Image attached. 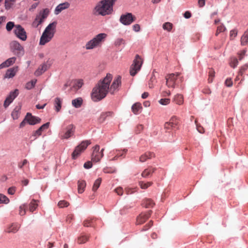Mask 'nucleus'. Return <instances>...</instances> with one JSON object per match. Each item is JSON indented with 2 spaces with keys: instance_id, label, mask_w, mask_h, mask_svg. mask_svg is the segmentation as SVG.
I'll return each mask as SVG.
<instances>
[{
  "instance_id": "obj_1",
  "label": "nucleus",
  "mask_w": 248,
  "mask_h": 248,
  "mask_svg": "<svg viewBox=\"0 0 248 248\" xmlns=\"http://www.w3.org/2000/svg\"><path fill=\"white\" fill-rule=\"evenodd\" d=\"M112 79L110 74H107L106 77L100 80L94 87L91 93L92 99L93 101H98L105 98L109 92V84Z\"/></svg>"
},
{
  "instance_id": "obj_2",
  "label": "nucleus",
  "mask_w": 248,
  "mask_h": 248,
  "mask_svg": "<svg viewBox=\"0 0 248 248\" xmlns=\"http://www.w3.org/2000/svg\"><path fill=\"white\" fill-rule=\"evenodd\" d=\"M57 24V21H53L45 28L40 39V45L44 46L52 40L56 32Z\"/></svg>"
},
{
  "instance_id": "obj_3",
  "label": "nucleus",
  "mask_w": 248,
  "mask_h": 248,
  "mask_svg": "<svg viewBox=\"0 0 248 248\" xmlns=\"http://www.w3.org/2000/svg\"><path fill=\"white\" fill-rule=\"evenodd\" d=\"M116 0H103L95 6L94 13L96 15L105 16L110 14L112 6Z\"/></svg>"
},
{
  "instance_id": "obj_4",
  "label": "nucleus",
  "mask_w": 248,
  "mask_h": 248,
  "mask_svg": "<svg viewBox=\"0 0 248 248\" xmlns=\"http://www.w3.org/2000/svg\"><path fill=\"white\" fill-rule=\"evenodd\" d=\"M107 36V35L104 33H101L97 34L86 44V49L89 50L100 46L103 42H104Z\"/></svg>"
},
{
  "instance_id": "obj_5",
  "label": "nucleus",
  "mask_w": 248,
  "mask_h": 248,
  "mask_svg": "<svg viewBox=\"0 0 248 248\" xmlns=\"http://www.w3.org/2000/svg\"><path fill=\"white\" fill-rule=\"evenodd\" d=\"M107 36V35L104 33H101L97 34L86 44V49L89 50L100 46L103 42H104Z\"/></svg>"
},
{
  "instance_id": "obj_6",
  "label": "nucleus",
  "mask_w": 248,
  "mask_h": 248,
  "mask_svg": "<svg viewBox=\"0 0 248 248\" xmlns=\"http://www.w3.org/2000/svg\"><path fill=\"white\" fill-rule=\"evenodd\" d=\"M91 143L90 140H83L77 146L72 154V159H77Z\"/></svg>"
},
{
  "instance_id": "obj_7",
  "label": "nucleus",
  "mask_w": 248,
  "mask_h": 248,
  "mask_svg": "<svg viewBox=\"0 0 248 248\" xmlns=\"http://www.w3.org/2000/svg\"><path fill=\"white\" fill-rule=\"evenodd\" d=\"M75 131V126L70 124L63 129L59 133V136L62 140H67L74 135Z\"/></svg>"
},
{
  "instance_id": "obj_8",
  "label": "nucleus",
  "mask_w": 248,
  "mask_h": 248,
  "mask_svg": "<svg viewBox=\"0 0 248 248\" xmlns=\"http://www.w3.org/2000/svg\"><path fill=\"white\" fill-rule=\"evenodd\" d=\"M142 63V58L139 55H136L130 70V73L132 76H134L140 69Z\"/></svg>"
},
{
  "instance_id": "obj_9",
  "label": "nucleus",
  "mask_w": 248,
  "mask_h": 248,
  "mask_svg": "<svg viewBox=\"0 0 248 248\" xmlns=\"http://www.w3.org/2000/svg\"><path fill=\"white\" fill-rule=\"evenodd\" d=\"M49 13V10L46 8L41 11L32 22V26L37 28L40 24L44 22V20L47 17Z\"/></svg>"
},
{
  "instance_id": "obj_10",
  "label": "nucleus",
  "mask_w": 248,
  "mask_h": 248,
  "mask_svg": "<svg viewBox=\"0 0 248 248\" xmlns=\"http://www.w3.org/2000/svg\"><path fill=\"white\" fill-rule=\"evenodd\" d=\"M11 50L17 56H21L24 54V48L17 41H13L10 43Z\"/></svg>"
},
{
  "instance_id": "obj_11",
  "label": "nucleus",
  "mask_w": 248,
  "mask_h": 248,
  "mask_svg": "<svg viewBox=\"0 0 248 248\" xmlns=\"http://www.w3.org/2000/svg\"><path fill=\"white\" fill-rule=\"evenodd\" d=\"M100 150V147L99 145H96L93 148V152L92 155V161L94 162H97L100 161L103 157L104 154L103 152L104 149H102L101 151Z\"/></svg>"
},
{
  "instance_id": "obj_12",
  "label": "nucleus",
  "mask_w": 248,
  "mask_h": 248,
  "mask_svg": "<svg viewBox=\"0 0 248 248\" xmlns=\"http://www.w3.org/2000/svg\"><path fill=\"white\" fill-rule=\"evenodd\" d=\"M136 20V17L132 13H127L122 15L120 18V22L124 25H129Z\"/></svg>"
},
{
  "instance_id": "obj_13",
  "label": "nucleus",
  "mask_w": 248,
  "mask_h": 248,
  "mask_svg": "<svg viewBox=\"0 0 248 248\" xmlns=\"http://www.w3.org/2000/svg\"><path fill=\"white\" fill-rule=\"evenodd\" d=\"M179 76L180 73H176V74L172 73L167 75L165 77L166 85L169 88H174L175 85V81Z\"/></svg>"
},
{
  "instance_id": "obj_14",
  "label": "nucleus",
  "mask_w": 248,
  "mask_h": 248,
  "mask_svg": "<svg viewBox=\"0 0 248 248\" xmlns=\"http://www.w3.org/2000/svg\"><path fill=\"white\" fill-rule=\"evenodd\" d=\"M15 35L22 41H26L27 38V33L25 29L20 25H16L14 30Z\"/></svg>"
},
{
  "instance_id": "obj_15",
  "label": "nucleus",
  "mask_w": 248,
  "mask_h": 248,
  "mask_svg": "<svg viewBox=\"0 0 248 248\" xmlns=\"http://www.w3.org/2000/svg\"><path fill=\"white\" fill-rule=\"evenodd\" d=\"M179 120L176 116H172L168 122L164 124V128L166 130L177 129Z\"/></svg>"
},
{
  "instance_id": "obj_16",
  "label": "nucleus",
  "mask_w": 248,
  "mask_h": 248,
  "mask_svg": "<svg viewBox=\"0 0 248 248\" xmlns=\"http://www.w3.org/2000/svg\"><path fill=\"white\" fill-rule=\"evenodd\" d=\"M121 85V77H117L113 80L111 86H109V93L111 94H114L119 90V87Z\"/></svg>"
},
{
  "instance_id": "obj_17",
  "label": "nucleus",
  "mask_w": 248,
  "mask_h": 248,
  "mask_svg": "<svg viewBox=\"0 0 248 248\" xmlns=\"http://www.w3.org/2000/svg\"><path fill=\"white\" fill-rule=\"evenodd\" d=\"M152 213V210H149L145 213H141L137 217L136 224V225H141L144 222L150 217Z\"/></svg>"
},
{
  "instance_id": "obj_18",
  "label": "nucleus",
  "mask_w": 248,
  "mask_h": 248,
  "mask_svg": "<svg viewBox=\"0 0 248 248\" xmlns=\"http://www.w3.org/2000/svg\"><path fill=\"white\" fill-rule=\"evenodd\" d=\"M18 94V90L16 89L15 91L10 92L9 95L7 97L4 101L3 106L6 108L13 102L14 99Z\"/></svg>"
},
{
  "instance_id": "obj_19",
  "label": "nucleus",
  "mask_w": 248,
  "mask_h": 248,
  "mask_svg": "<svg viewBox=\"0 0 248 248\" xmlns=\"http://www.w3.org/2000/svg\"><path fill=\"white\" fill-rule=\"evenodd\" d=\"M25 120L31 125H35L41 122V119L38 117L32 116L31 113H28L25 117Z\"/></svg>"
},
{
  "instance_id": "obj_20",
  "label": "nucleus",
  "mask_w": 248,
  "mask_h": 248,
  "mask_svg": "<svg viewBox=\"0 0 248 248\" xmlns=\"http://www.w3.org/2000/svg\"><path fill=\"white\" fill-rule=\"evenodd\" d=\"M50 67L47 62H45L40 65L37 69L35 71L34 75L36 76H39L46 71Z\"/></svg>"
},
{
  "instance_id": "obj_21",
  "label": "nucleus",
  "mask_w": 248,
  "mask_h": 248,
  "mask_svg": "<svg viewBox=\"0 0 248 248\" xmlns=\"http://www.w3.org/2000/svg\"><path fill=\"white\" fill-rule=\"evenodd\" d=\"M156 170V168L155 167L149 166L142 172L141 175L143 178H147L151 176Z\"/></svg>"
},
{
  "instance_id": "obj_22",
  "label": "nucleus",
  "mask_w": 248,
  "mask_h": 248,
  "mask_svg": "<svg viewBox=\"0 0 248 248\" xmlns=\"http://www.w3.org/2000/svg\"><path fill=\"white\" fill-rule=\"evenodd\" d=\"M18 71V67H14L7 70L4 76V78H13L16 75Z\"/></svg>"
},
{
  "instance_id": "obj_23",
  "label": "nucleus",
  "mask_w": 248,
  "mask_h": 248,
  "mask_svg": "<svg viewBox=\"0 0 248 248\" xmlns=\"http://www.w3.org/2000/svg\"><path fill=\"white\" fill-rule=\"evenodd\" d=\"M49 126V123L47 122L44 124H43L41 127H40L37 130L33 132L32 134V136L34 137V139H36V137H38L41 135L42 132L45 130L47 129Z\"/></svg>"
},
{
  "instance_id": "obj_24",
  "label": "nucleus",
  "mask_w": 248,
  "mask_h": 248,
  "mask_svg": "<svg viewBox=\"0 0 248 248\" xmlns=\"http://www.w3.org/2000/svg\"><path fill=\"white\" fill-rule=\"evenodd\" d=\"M16 60V58L15 57L8 59L5 62L0 64V69L8 67L13 64Z\"/></svg>"
},
{
  "instance_id": "obj_25",
  "label": "nucleus",
  "mask_w": 248,
  "mask_h": 248,
  "mask_svg": "<svg viewBox=\"0 0 248 248\" xmlns=\"http://www.w3.org/2000/svg\"><path fill=\"white\" fill-rule=\"evenodd\" d=\"M155 157V155L153 152H146L143 155H141L140 157V161L141 162H144L148 159H151Z\"/></svg>"
},
{
  "instance_id": "obj_26",
  "label": "nucleus",
  "mask_w": 248,
  "mask_h": 248,
  "mask_svg": "<svg viewBox=\"0 0 248 248\" xmlns=\"http://www.w3.org/2000/svg\"><path fill=\"white\" fill-rule=\"evenodd\" d=\"M70 6V4L67 2H64L62 3H61L59 4L56 8L55 10V14L56 15H58L60 13H61L62 10H65L69 8Z\"/></svg>"
},
{
  "instance_id": "obj_27",
  "label": "nucleus",
  "mask_w": 248,
  "mask_h": 248,
  "mask_svg": "<svg viewBox=\"0 0 248 248\" xmlns=\"http://www.w3.org/2000/svg\"><path fill=\"white\" fill-rule=\"evenodd\" d=\"M21 106L19 105L16 106L11 113V116L14 120H17L20 114Z\"/></svg>"
},
{
  "instance_id": "obj_28",
  "label": "nucleus",
  "mask_w": 248,
  "mask_h": 248,
  "mask_svg": "<svg viewBox=\"0 0 248 248\" xmlns=\"http://www.w3.org/2000/svg\"><path fill=\"white\" fill-rule=\"evenodd\" d=\"M173 102L179 105H182L184 103L183 95L181 94H176L173 97Z\"/></svg>"
},
{
  "instance_id": "obj_29",
  "label": "nucleus",
  "mask_w": 248,
  "mask_h": 248,
  "mask_svg": "<svg viewBox=\"0 0 248 248\" xmlns=\"http://www.w3.org/2000/svg\"><path fill=\"white\" fill-rule=\"evenodd\" d=\"M62 99L60 98L56 97L54 99V108L57 112H59L62 108Z\"/></svg>"
},
{
  "instance_id": "obj_30",
  "label": "nucleus",
  "mask_w": 248,
  "mask_h": 248,
  "mask_svg": "<svg viewBox=\"0 0 248 248\" xmlns=\"http://www.w3.org/2000/svg\"><path fill=\"white\" fill-rule=\"evenodd\" d=\"M154 205L155 202L150 199H146L142 202V205L145 208H152Z\"/></svg>"
},
{
  "instance_id": "obj_31",
  "label": "nucleus",
  "mask_w": 248,
  "mask_h": 248,
  "mask_svg": "<svg viewBox=\"0 0 248 248\" xmlns=\"http://www.w3.org/2000/svg\"><path fill=\"white\" fill-rule=\"evenodd\" d=\"M142 109L140 103H136L132 106V110L135 114H138Z\"/></svg>"
},
{
  "instance_id": "obj_32",
  "label": "nucleus",
  "mask_w": 248,
  "mask_h": 248,
  "mask_svg": "<svg viewBox=\"0 0 248 248\" xmlns=\"http://www.w3.org/2000/svg\"><path fill=\"white\" fill-rule=\"evenodd\" d=\"M89 238V235L81 234L78 238L77 240L78 243L79 244H84L88 241Z\"/></svg>"
},
{
  "instance_id": "obj_33",
  "label": "nucleus",
  "mask_w": 248,
  "mask_h": 248,
  "mask_svg": "<svg viewBox=\"0 0 248 248\" xmlns=\"http://www.w3.org/2000/svg\"><path fill=\"white\" fill-rule=\"evenodd\" d=\"M83 103V100L81 97H78L72 101V105L76 108H80Z\"/></svg>"
},
{
  "instance_id": "obj_34",
  "label": "nucleus",
  "mask_w": 248,
  "mask_h": 248,
  "mask_svg": "<svg viewBox=\"0 0 248 248\" xmlns=\"http://www.w3.org/2000/svg\"><path fill=\"white\" fill-rule=\"evenodd\" d=\"M153 183L152 182H144V181H140L139 182V185L140 187L142 189H146L149 187L152 186Z\"/></svg>"
},
{
  "instance_id": "obj_35",
  "label": "nucleus",
  "mask_w": 248,
  "mask_h": 248,
  "mask_svg": "<svg viewBox=\"0 0 248 248\" xmlns=\"http://www.w3.org/2000/svg\"><path fill=\"white\" fill-rule=\"evenodd\" d=\"M96 219L94 218H88L85 219L83 222V225L85 227H93Z\"/></svg>"
},
{
  "instance_id": "obj_36",
  "label": "nucleus",
  "mask_w": 248,
  "mask_h": 248,
  "mask_svg": "<svg viewBox=\"0 0 248 248\" xmlns=\"http://www.w3.org/2000/svg\"><path fill=\"white\" fill-rule=\"evenodd\" d=\"M241 44L242 46L248 45V30L245 31L241 39Z\"/></svg>"
},
{
  "instance_id": "obj_37",
  "label": "nucleus",
  "mask_w": 248,
  "mask_h": 248,
  "mask_svg": "<svg viewBox=\"0 0 248 248\" xmlns=\"http://www.w3.org/2000/svg\"><path fill=\"white\" fill-rule=\"evenodd\" d=\"M38 201L33 199L29 205V210L30 212H33L38 207Z\"/></svg>"
},
{
  "instance_id": "obj_38",
  "label": "nucleus",
  "mask_w": 248,
  "mask_h": 248,
  "mask_svg": "<svg viewBox=\"0 0 248 248\" xmlns=\"http://www.w3.org/2000/svg\"><path fill=\"white\" fill-rule=\"evenodd\" d=\"M86 186V183L85 181L81 180L78 182V192L79 193H82Z\"/></svg>"
},
{
  "instance_id": "obj_39",
  "label": "nucleus",
  "mask_w": 248,
  "mask_h": 248,
  "mask_svg": "<svg viewBox=\"0 0 248 248\" xmlns=\"http://www.w3.org/2000/svg\"><path fill=\"white\" fill-rule=\"evenodd\" d=\"M113 114L114 113L112 111L103 112L100 116V120L104 121L107 117H111Z\"/></svg>"
},
{
  "instance_id": "obj_40",
  "label": "nucleus",
  "mask_w": 248,
  "mask_h": 248,
  "mask_svg": "<svg viewBox=\"0 0 248 248\" xmlns=\"http://www.w3.org/2000/svg\"><path fill=\"white\" fill-rule=\"evenodd\" d=\"M101 182H102V179L101 178H98L95 181L94 184L93 185V188H92L93 191L95 192L97 190V189L99 188V187L100 186Z\"/></svg>"
},
{
  "instance_id": "obj_41",
  "label": "nucleus",
  "mask_w": 248,
  "mask_h": 248,
  "mask_svg": "<svg viewBox=\"0 0 248 248\" xmlns=\"http://www.w3.org/2000/svg\"><path fill=\"white\" fill-rule=\"evenodd\" d=\"M37 79H33L27 82L25 85V88L27 90L32 89L36 83Z\"/></svg>"
},
{
  "instance_id": "obj_42",
  "label": "nucleus",
  "mask_w": 248,
  "mask_h": 248,
  "mask_svg": "<svg viewBox=\"0 0 248 248\" xmlns=\"http://www.w3.org/2000/svg\"><path fill=\"white\" fill-rule=\"evenodd\" d=\"M156 82V79L154 73L151 76V77L149 81L148 85L150 88H152L154 87L155 84Z\"/></svg>"
},
{
  "instance_id": "obj_43",
  "label": "nucleus",
  "mask_w": 248,
  "mask_h": 248,
  "mask_svg": "<svg viewBox=\"0 0 248 248\" xmlns=\"http://www.w3.org/2000/svg\"><path fill=\"white\" fill-rule=\"evenodd\" d=\"M19 229V226L17 224H12L10 227H9L7 232H13L15 233Z\"/></svg>"
},
{
  "instance_id": "obj_44",
  "label": "nucleus",
  "mask_w": 248,
  "mask_h": 248,
  "mask_svg": "<svg viewBox=\"0 0 248 248\" xmlns=\"http://www.w3.org/2000/svg\"><path fill=\"white\" fill-rule=\"evenodd\" d=\"M215 72L214 70L212 68H210L209 69V71L208 72V76H209L208 82L209 83L212 82L214 78L215 77Z\"/></svg>"
},
{
  "instance_id": "obj_45",
  "label": "nucleus",
  "mask_w": 248,
  "mask_h": 248,
  "mask_svg": "<svg viewBox=\"0 0 248 248\" xmlns=\"http://www.w3.org/2000/svg\"><path fill=\"white\" fill-rule=\"evenodd\" d=\"M238 64V60L235 57H232L231 58L230 65V66L234 68L237 66Z\"/></svg>"
},
{
  "instance_id": "obj_46",
  "label": "nucleus",
  "mask_w": 248,
  "mask_h": 248,
  "mask_svg": "<svg viewBox=\"0 0 248 248\" xmlns=\"http://www.w3.org/2000/svg\"><path fill=\"white\" fill-rule=\"evenodd\" d=\"M9 202V199L5 195L0 194V203L7 204Z\"/></svg>"
},
{
  "instance_id": "obj_47",
  "label": "nucleus",
  "mask_w": 248,
  "mask_h": 248,
  "mask_svg": "<svg viewBox=\"0 0 248 248\" xmlns=\"http://www.w3.org/2000/svg\"><path fill=\"white\" fill-rule=\"evenodd\" d=\"M27 206L25 204H22L19 207V214L21 216L25 215L26 214V209Z\"/></svg>"
},
{
  "instance_id": "obj_48",
  "label": "nucleus",
  "mask_w": 248,
  "mask_h": 248,
  "mask_svg": "<svg viewBox=\"0 0 248 248\" xmlns=\"http://www.w3.org/2000/svg\"><path fill=\"white\" fill-rule=\"evenodd\" d=\"M226 30V28L223 24H221L218 26L217 28V31L216 32V35L217 36L220 32H223Z\"/></svg>"
},
{
  "instance_id": "obj_49",
  "label": "nucleus",
  "mask_w": 248,
  "mask_h": 248,
  "mask_svg": "<svg viewBox=\"0 0 248 248\" xmlns=\"http://www.w3.org/2000/svg\"><path fill=\"white\" fill-rule=\"evenodd\" d=\"M172 27V24L170 22H166L163 25V28L165 30L170 31Z\"/></svg>"
},
{
  "instance_id": "obj_50",
  "label": "nucleus",
  "mask_w": 248,
  "mask_h": 248,
  "mask_svg": "<svg viewBox=\"0 0 248 248\" xmlns=\"http://www.w3.org/2000/svg\"><path fill=\"white\" fill-rule=\"evenodd\" d=\"M15 25L13 22H8L6 26V29L8 31H11L14 27L15 28Z\"/></svg>"
},
{
  "instance_id": "obj_51",
  "label": "nucleus",
  "mask_w": 248,
  "mask_h": 248,
  "mask_svg": "<svg viewBox=\"0 0 248 248\" xmlns=\"http://www.w3.org/2000/svg\"><path fill=\"white\" fill-rule=\"evenodd\" d=\"M14 1H15V0H5V9H10L13 4V3Z\"/></svg>"
},
{
  "instance_id": "obj_52",
  "label": "nucleus",
  "mask_w": 248,
  "mask_h": 248,
  "mask_svg": "<svg viewBox=\"0 0 248 248\" xmlns=\"http://www.w3.org/2000/svg\"><path fill=\"white\" fill-rule=\"evenodd\" d=\"M69 205V203L66 202V201L62 200L60 201L58 204V205L60 208H63L65 207H67Z\"/></svg>"
},
{
  "instance_id": "obj_53",
  "label": "nucleus",
  "mask_w": 248,
  "mask_h": 248,
  "mask_svg": "<svg viewBox=\"0 0 248 248\" xmlns=\"http://www.w3.org/2000/svg\"><path fill=\"white\" fill-rule=\"evenodd\" d=\"M153 225V221L150 220L147 224H146L141 230V231H147Z\"/></svg>"
},
{
  "instance_id": "obj_54",
  "label": "nucleus",
  "mask_w": 248,
  "mask_h": 248,
  "mask_svg": "<svg viewBox=\"0 0 248 248\" xmlns=\"http://www.w3.org/2000/svg\"><path fill=\"white\" fill-rule=\"evenodd\" d=\"M159 103L162 105H167L170 104V99L169 98H162L159 100Z\"/></svg>"
},
{
  "instance_id": "obj_55",
  "label": "nucleus",
  "mask_w": 248,
  "mask_h": 248,
  "mask_svg": "<svg viewBox=\"0 0 248 248\" xmlns=\"http://www.w3.org/2000/svg\"><path fill=\"white\" fill-rule=\"evenodd\" d=\"M125 41L123 38H117L115 41L116 46H120L121 45L124 44Z\"/></svg>"
},
{
  "instance_id": "obj_56",
  "label": "nucleus",
  "mask_w": 248,
  "mask_h": 248,
  "mask_svg": "<svg viewBox=\"0 0 248 248\" xmlns=\"http://www.w3.org/2000/svg\"><path fill=\"white\" fill-rule=\"evenodd\" d=\"M237 34V31L236 30H233L231 31L230 37L231 40H233Z\"/></svg>"
},
{
  "instance_id": "obj_57",
  "label": "nucleus",
  "mask_w": 248,
  "mask_h": 248,
  "mask_svg": "<svg viewBox=\"0 0 248 248\" xmlns=\"http://www.w3.org/2000/svg\"><path fill=\"white\" fill-rule=\"evenodd\" d=\"M28 163V161L27 159H24L22 161L18 162V167L20 169H22L25 165Z\"/></svg>"
},
{
  "instance_id": "obj_58",
  "label": "nucleus",
  "mask_w": 248,
  "mask_h": 248,
  "mask_svg": "<svg viewBox=\"0 0 248 248\" xmlns=\"http://www.w3.org/2000/svg\"><path fill=\"white\" fill-rule=\"evenodd\" d=\"M103 171L105 173H114L116 171V170L114 168H105L103 170Z\"/></svg>"
},
{
  "instance_id": "obj_59",
  "label": "nucleus",
  "mask_w": 248,
  "mask_h": 248,
  "mask_svg": "<svg viewBox=\"0 0 248 248\" xmlns=\"http://www.w3.org/2000/svg\"><path fill=\"white\" fill-rule=\"evenodd\" d=\"M195 122L196 124L197 130L201 133H204V131L203 128L202 126L199 125L196 120H195Z\"/></svg>"
},
{
  "instance_id": "obj_60",
  "label": "nucleus",
  "mask_w": 248,
  "mask_h": 248,
  "mask_svg": "<svg viewBox=\"0 0 248 248\" xmlns=\"http://www.w3.org/2000/svg\"><path fill=\"white\" fill-rule=\"evenodd\" d=\"M248 68V64H245L242 66L239 71V75H242L245 72V70H246Z\"/></svg>"
},
{
  "instance_id": "obj_61",
  "label": "nucleus",
  "mask_w": 248,
  "mask_h": 248,
  "mask_svg": "<svg viewBox=\"0 0 248 248\" xmlns=\"http://www.w3.org/2000/svg\"><path fill=\"white\" fill-rule=\"evenodd\" d=\"M246 52V50H243L240 52L238 53L239 60L241 61L243 59L244 56L245 55Z\"/></svg>"
},
{
  "instance_id": "obj_62",
  "label": "nucleus",
  "mask_w": 248,
  "mask_h": 248,
  "mask_svg": "<svg viewBox=\"0 0 248 248\" xmlns=\"http://www.w3.org/2000/svg\"><path fill=\"white\" fill-rule=\"evenodd\" d=\"M114 190L118 195H122L123 194V189L121 187H117Z\"/></svg>"
},
{
  "instance_id": "obj_63",
  "label": "nucleus",
  "mask_w": 248,
  "mask_h": 248,
  "mask_svg": "<svg viewBox=\"0 0 248 248\" xmlns=\"http://www.w3.org/2000/svg\"><path fill=\"white\" fill-rule=\"evenodd\" d=\"M225 83L227 87H231L232 85V81L231 78H228L226 79Z\"/></svg>"
},
{
  "instance_id": "obj_64",
  "label": "nucleus",
  "mask_w": 248,
  "mask_h": 248,
  "mask_svg": "<svg viewBox=\"0 0 248 248\" xmlns=\"http://www.w3.org/2000/svg\"><path fill=\"white\" fill-rule=\"evenodd\" d=\"M83 84V80L82 79H78L76 81V83H75V85L78 88H80V87H81Z\"/></svg>"
}]
</instances>
